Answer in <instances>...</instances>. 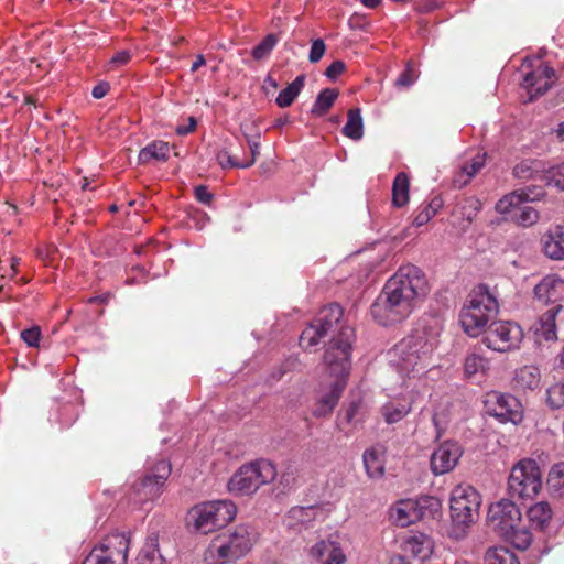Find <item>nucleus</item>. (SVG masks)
Returning a JSON list of instances; mask_svg holds the SVG:
<instances>
[{
    "instance_id": "f257e3e1",
    "label": "nucleus",
    "mask_w": 564,
    "mask_h": 564,
    "mask_svg": "<svg viewBox=\"0 0 564 564\" xmlns=\"http://www.w3.org/2000/svg\"><path fill=\"white\" fill-rule=\"evenodd\" d=\"M344 310L340 305L329 304L315 315L300 337L303 348H311L319 344L326 336H332L324 354V362L332 376H345L351 368V349L355 338L354 329L340 325Z\"/></svg>"
},
{
    "instance_id": "f03ea898",
    "label": "nucleus",
    "mask_w": 564,
    "mask_h": 564,
    "mask_svg": "<svg viewBox=\"0 0 564 564\" xmlns=\"http://www.w3.org/2000/svg\"><path fill=\"white\" fill-rule=\"evenodd\" d=\"M429 291L422 270L413 264L401 267L384 284L371 305L372 317L383 326L400 323L414 310L416 300Z\"/></svg>"
},
{
    "instance_id": "7ed1b4c3",
    "label": "nucleus",
    "mask_w": 564,
    "mask_h": 564,
    "mask_svg": "<svg viewBox=\"0 0 564 564\" xmlns=\"http://www.w3.org/2000/svg\"><path fill=\"white\" fill-rule=\"evenodd\" d=\"M437 346L438 340L434 335L415 330L389 350L390 364L402 376H416L432 366Z\"/></svg>"
},
{
    "instance_id": "20e7f679",
    "label": "nucleus",
    "mask_w": 564,
    "mask_h": 564,
    "mask_svg": "<svg viewBox=\"0 0 564 564\" xmlns=\"http://www.w3.org/2000/svg\"><path fill=\"white\" fill-rule=\"evenodd\" d=\"M498 312L497 299L487 285L480 284L470 292L460 311L459 321L466 334L477 337L489 326V321L495 318Z\"/></svg>"
},
{
    "instance_id": "39448f33",
    "label": "nucleus",
    "mask_w": 564,
    "mask_h": 564,
    "mask_svg": "<svg viewBox=\"0 0 564 564\" xmlns=\"http://www.w3.org/2000/svg\"><path fill=\"white\" fill-rule=\"evenodd\" d=\"M256 540L254 531L248 525H238L228 534L217 535L205 551L207 564H225L245 556Z\"/></svg>"
},
{
    "instance_id": "423d86ee",
    "label": "nucleus",
    "mask_w": 564,
    "mask_h": 564,
    "mask_svg": "<svg viewBox=\"0 0 564 564\" xmlns=\"http://www.w3.org/2000/svg\"><path fill=\"white\" fill-rule=\"evenodd\" d=\"M544 196V191L540 187L529 186L513 191L496 204V210L499 214L508 215L510 219L521 227H531L540 219L539 212L529 202L539 200Z\"/></svg>"
},
{
    "instance_id": "0eeeda50",
    "label": "nucleus",
    "mask_w": 564,
    "mask_h": 564,
    "mask_svg": "<svg viewBox=\"0 0 564 564\" xmlns=\"http://www.w3.org/2000/svg\"><path fill=\"white\" fill-rule=\"evenodd\" d=\"M236 513V506L231 501H208L192 508L188 521L197 532L208 534L227 525L235 519Z\"/></svg>"
},
{
    "instance_id": "6e6552de",
    "label": "nucleus",
    "mask_w": 564,
    "mask_h": 564,
    "mask_svg": "<svg viewBox=\"0 0 564 564\" xmlns=\"http://www.w3.org/2000/svg\"><path fill=\"white\" fill-rule=\"evenodd\" d=\"M278 473L269 460H257L242 465L229 479L228 489L235 495L254 494L262 485L272 482Z\"/></svg>"
},
{
    "instance_id": "1a4fd4ad",
    "label": "nucleus",
    "mask_w": 564,
    "mask_h": 564,
    "mask_svg": "<svg viewBox=\"0 0 564 564\" xmlns=\"http://www.w3.org/2000/svg\"><path fill=\"white\" fill-rule=\"evenodd\" d=\"M481 498L479 492L471 486L459 485L451 495V517L456 535H462L479 516Z\"/></svg>"
},
{
    "instance_id": "9d476101",
    "label": "nucleus",
    "mask_w": 564,
    "mask_h": 564,
    "mask_svg": "<svg viewBox=\"0 0 564 564\" xmlns=\"http://www.w3.org/2000/svg\"><path fill=\"white\" fill-rule=\"evenodd\" d=\"M542 488V476L538 463L531 458L519 460L508 478V495L511 499H532Z\"/></svg>"
},
{
    "instance_id": "9b49d317",
    "label": "nucleus",
    "mask_w": 564,
    "mask_h": 564,
    "mask_svg": "<svg viewBox=\"0 0 564 564\" xmlns=\"http://www.w3.org/2000/svg\"><path fill=\"white\" fill-rule=\"evenodd\" d=\"M482 343L491 350L508 352L520 348L522 328L513 322L496 321L482 332Z\"/></svg>"
},
{
    "instance_id": "f8f14e48",
    "label": "nucleus",
    "mask_w": 564,
    "mask_h": 564,
    "mask_svg": "<svg viewBox=\"0 0 564 564\" xmlns=\"http://www.w3.org/2000/svg\"><path fill=\"white\" fill-rule=\"evenodd\" d=\"M171 471V464L165 459H160L151 466L132 486L135 501L142 503L158 498Z\"/></svg>"
},
{
    "instance_id": "ddd939ff",
    "label": "nucleus",
    "mask_w": 564,
    "mask_h": 564,
    "mask_svg": "<svg viewBox=\"0 0 564 564\" xmlns=\"http://www.w3.org/2000/svg\"><path fill=\"white\" fill-rule=\"evenodd\" d=\"M129 544V538L124 533H112L91 550L83 564H126Z\"/></svg>"
},
{
    "instance_id": "4468645a",
    "label": "nucleus",
    "mask_w": 564,
    "mask_h": 564,
    "mask_svg": "<svg viewBox=\"0 0 564 564\" xmlns=\"http://www.w3.org/2000/svg\"><path fill=\"white\" fill-rule=\"evenodd\" d=\"M486 411L500 422L519 423L522 420L521 404L511 394L492 391L485 400Z\"/></svg>"
},
{
    "instance_id": "2eb2a0df",
    "label": "nucleus",
    "mask_w": 564,
    "mask_h": 564,
    "mask_svg": "<svg viewBox=\"0 0 564 564\" xmlns=\"http://www.w3.org/2000/svg\"><path fill=\"white\" fill-rule=\"evenodd\" d=\"M521 521V511L511 499H501L488 510V522L499 535L519 525Z\"/></svg>"
},
{
    "instance_id": "dca6fc26",
    "label": "nucleus",
    "mask_w": 564,
    "mask_h": 564,
    "mask_svg": "<svg viewBox=\"0 0 564 564\" xmlns=\"http://www.w3.org/2000/svg\"><path fill=\"white\" fill-rule=\"evenodd\" d=\"M463 455V447L455 441H445L431 455V471L441 476L452 471Z\"/></svg>"
},
{
    "instance_id": "f3484780",
    "label": "nucleus",
    "mask_w": 564,
    "mask_h": 564,
    "mask_svg": "<svg viewBox=\"0 0 564 564\" xmlns=\"http://www.w3.org/2000/svg\"><path fill=\"white\" fill-rule=\"evenodd\" d=\"M555 72L549 65H540L532 72H529L523 78V87L530 95L529 100L544 95L553 85Z\"/></svg>"
},
{
    "instance_id": "a211bd4d",
    "label": "nucleus",
    "mask_w": 564,
    "mask_h": 564,
    "mask_svg": "<svg viewBox=\"0 0 564 564\" xmlns=\"http://www.w3.org/2000/svg\"><path fill=\"white\" fill-rule=\"evenodd\" d=\"M348 375L349 372L345 376H335L337 380L330 386L329 390L318 399L313 410L315 417H325L333 412L346 388V378Z\"/></svg>"
},
{
    "instance_id": "6ab92c4d",
    "label": "nucleus",
    "mask_w": 564,
    "mask_h": 564,
    "mask_svg": "<svg viewBox=\"0 0 564 564\" xmlns=\"http://www.w3.org/2000/svg\"><path fill=\"white\" fill-rule=\"evenodd\" d=\"M427 501L429 499L422 501L402 500L392 509L391 519L397 525L405 528L422 518V508L425 507L423 502L426 503Z\"/></svg>"
},
{
    "instance_id": "aec40b11",
    "label": "nucleus",
    "mask_w": 564,
    "mask_h": 564,
    "mask_svg": "<svg viewBox=\"0 0 564 564\" xmlns=\"http://www.w3.org/2000/svg\"><path fill=\"white\" fill-rule=\"evenodd\" d=\"M310 556L321 564H344L346 555L335 540H321L310 549Z\"/></svg>"
},
{
    "instance_id": "412c9836",
    "label": "nucleus",
    "mask_w": 564,
    "mask_h": 564,
    "mask_svg": "<svg viewBox=\"0 0 564 564\" xmlns=\"http://www.w3.org/2000/svg\"><path fill=\"white\" fill-rule=\"evenodd\" d=\"M384 453L386 451L381 445L365 449L362 463L366 474L370 479H380L384 476Z\"/></svg>"
},
{
    "instance_id": "4be33fe9",
    "label": "nucleus",
    "mask_w": 564,
    "mask_h": 564,
    "mask_svg": "<svg viewBox=\"0 0 564 564\" xmlns=\"http://www.w3.org/2000/svg\"><path fill=\"white\" fill-rule=\"evenodd\" d=\"M486 153H478L470 160L462 163L458 171L453 176V185L456 188H463L475 177L485 166Z\"/></svg>"
},
{
    "instance_id": "5701e85b",
    "label": "nucleus",
    "mask_w": 564,
    "mask_h": 564,
    "mask_svg": "<svg viewBox=\"0 0 564 564\" xmlns=\"http://www.w3.org/2000/svg\"><path fill=\"white\" fill-rule=\"evenodd\" d=\"M545 256L552 260H564V226H555L542 237Z\"/></svg>"
},
{
    "instance_id": "b1692460",
    "label": "nucleus",
    "mask_w": 564,
    "mask_h": 564,
    "mask_svg": "<svg viewBox=\"0 0 564 564\" xmlns=\"http://www.w3.org/2000/svg\"><path fill=\"white\" fill-rule=\"evenodd\" d=\"M564 291V280L556 275L543 278L534 288L535 297L542 303L556 302Z\"/></svg>"
},
{
    "instance_id": "393cba45",
    "label": "nucleus",
    "mask_w": 564,
    "mask_h": 564,
    "mask_svg": "<svg viewBox=\"0 0 564 564\" xmlns=\"http://www.w3.org/2000/svg\"><path fill=\"white\" fill-rule=\"evenodd\" d=\"M514 384L523 391H533L540 387L541 372L535 366H524L516 371Z\"/></svg>"
},
{
    "instance_id": "a878e982",
    "label": "nucleus",
    "mask_w": 564,
    "mask_h": 564,
    "mask_svg": "<svg viewBox=\"0 0 564 564\" xmlns=\"http://www.w3.org/2000/svg\"><path fill=\"white\" fill-rule=\"evenodd\" d=\"M170 145L164 141H153L144 147L138 155L140 164H149L152 161L165 162L169 159Z\"/></svg>"
},
{
    "instance_id": "bb28decb",
    "label": "nucleus",
    "mask_w": 564,
    "mask_h": 564,
    "mask_svg": "<svg viewBox=\"0 0 564 564\" xmlns=\"http://www.w3.org/2000/svg\"><path fill=\"white\" fill-rule=\"evenodd\" d=\"M138 564H164V557L159 551V535L152 533L138 556Z\"/></svg>"
},
{
    "instance_id": "cd10ccee",
    "label": "nucleus",
    "mask_w": 564,
    "mask_h": 564,
    "mask_svg": "<svg viewBox=\"0 0 564 564\" xmlns=\"http://www.w3.org/2000/svg\"><path fill=\"white\" fill-rule=\"evenodd\" d=\"M553 511L549 502L541 501L528 509V518L536 529L544 530L552 519Z\"/></svg>"
},
{
    "instance_id": "c85d7f7f",
    "label": "nucleus",
    "mask_w": 564,
    "mask_h": 564,
    "mask_svg": "<svg viewBox=\"0 0 564 564\" xmlns=\"http://www.w3.org/2000/svg\"><path fill=\"white\" fill-rule=\"evenodd\" d=\"M432 543L425 534H414L406 539L404 550L411 553L414 557L426 558L431 554Z\"/></svg>"
},
{
    "instance_id": "c756f323",
    "label": "nucleus",
    "mask_w": 564,
    "mask_h": 564,
    "mask_svg": "<svg viewBox=\"0 0 564 564\" xmlns=\"http://www.w3.org/2000/svg\"><path fill=\"white\" fill-rule=\"evenodd\" d=\"M411 411V404L406 401H391L381 408V415L388 424L400 422Z\"/></svg>"
},
{
    "instance_id": "7c9ffc66",
    "label": "nucleus",
    "mask_w": 564,
    "mask_h": 564,
    "mask_svg": "<svg viewBox=\"0 0 564 564\" xmlns=\"http://www.w3.org/2000/svg\"><path fill=\"white\" fill-rule=\"evenodd\" d=\"M508 532H503L500 535L508 542H510L516 549L527 550L532 542L531 532L522 524V521L519 525H514L513 529L507 530Z\"/></svg>"
},
{
    "instance_id": "2f4dec72",
    "label": "nucleus",
    "mask_w": 564,
    "mask_h": 564,
    "mask_svg": "<svg viewBox=\"0 0 564 564\" xmlns=\"http://www.w3.org/2000/svg\"><path fill=\"white\" fill-rule=\"evenodd\" d=\"M544 164L539 160H523L513 167V175L519 180H532L541 177Z\"/></svg>"
},
{
    "instance_id": "473e14b6",
    "label": "nucleus",
    "mask_w": 564,
    "mask_h": 564,
    "mask_svg": "<svg viewBox=\"0 0 564 564\" xmlns=\"http://www.w3.org/2000/svg\"><path fill=\"white\" fill-rule=\"evenodd\" d=\"M409 177L404 172L397 174L392 185V204L395 207H403L409 202Z\"/></svg>"
},
{
    "instance_id": "72a5a7b5",
    "label": "nucleus",
    "mask_w": 564,
    "mask_h": 564,
    "mask_svg": "<svg viewBox=\"0 0 564 564\" xmlns=\"http://www.w3.org/2000/svg\"><path fill=\"white\" fill-rule=\"evenodd\" d=\"M345 137L351 140H360L364 135V121L359 108L349 109L348 120L343 128Z\"/></svg>"
},
{
    "instance_id": "f704fd0d",
    "label": "nucleus",
    "mask_w": 564,
    "mask_h": 564,
    "mask_svg": "<svg viewBox=\"0 0 564 564\" xmlns=\"http://www.w3.org/2000/svg\"><path fill=\"white\" fill-rule=\"evenodd\" d=\"M305 76L299 75L286 88L280 91L275 102L281 108L290 107L304 87Z\"/></svg>"
},
{
    "instance_id": "c9c22d12",
    "label": "nucleus",
    "mask_w": 564,
    "mask_h": 564,
    "mask_svg": "<svg viewBox=\"0 0 564 564\" xmlns=\"http://www.w3.org/2000/svg\"><path fill=\"white\" fill-rule=\"evenodd\" d=\"M561 305L547 310L540 318V327L536 332L541 333L545 340L556 338L555 316Z\"/></svg>"
},
{
    "instance_id": "e433bc0d",
    "label": "nucleus",
    "mask_w": 564,
    "mask_h": 564,
    "mask_svg": "<svg viewBox=\"0 0 564 564\" xmlns=\"http://www.w3.org/2000/svg\"><path fill=\"white\" fill-rule=\"evenodd\" d=\"M485 564H520L517 556L506 547H490L484 557Z\"/></svg>"
},
{
    "instance_id": "4c0bfd02",
    "label": "nucleus",
    "mask_w": 564,
    "mask_h": 564,
    "mask_svg": "<svg viewBox=\"0 0 564 564\" xmlns=\"http://www.w3.org/2000/svg\"><path fill=\"white\" fill-rule=\"evenodd\" d=\"M338 97V90L334 88H325L323 89L312 108V113L316 116L325 115L333 106L334 101Z\"/></svg>"
},
{
    "instance_id": "58836bf2",
    "label": "nucleus",
    "mask_w": 564,
    "mask_h": 564,
    "mask_svg": "<svg viewBox=\"0 0 564 564\" xmlns=\"http://www.w3.org/2000/svg\"><path fill=\"white\" fill-rule=\"evenodd\" d=\"M443 207V199L440 196L433 197L430 203L422 206V209L415 216L413 224L421 227L430 221L436 213Z\"/></svg>"
},
{
    "instance_id": "ea45409f",
    "label": "nucleus",
    "mask_w": 564,
    "mask_h": 564,
    "mask_svg": "<svg viewBox=\"0 0 564 564\" xmlns=\"http://www.w3.org/2000/svg\"><path fill=\"white\" fill-rule=\"evenodd\" d=\"M319 511L321 508L317 506L294 507L290 510L289 517L305 524L314 520Z\"/></svg>"
},
{
    "instance_id": "a19ab883",
    "label": "nucleus",
    "mask_w": 564,
    "mask_h": 564,
    "mask_svg": "<svg viewBox=\"0 0 564 564\" xmlns=\"http://www.w3.org/2000/svg\"><path fill=\"white\" fill-rule=\"evenodd\" d=\"M488 367V361L477 354H470L465 359L464 370L467 377L482 372Z\"/></svg>"
},
{
    "instance_id": "79ce46f5",
    "label": "nucleus",
    "mask_w": 564,
    "mask_h": 564,
    "mask_svg": "<svg viewBox=\"0 0 564 564\" xmlns=\"http://www.w3.org/2000/svg\"><path fill=\"white\" fill-rule=\"evenodd\" d=\"M546 403L552 409L564 406V382L555 383L546 390Z\"/></svg>"
},
{
    "instance_id": "37998d69",
    "label": "nucleus",
    "mask_w": 564,
    "mask_h": 564,
    "mask_svg": "<svg viewBox=\"0 0 564 564\" xmlns=\"http://www.w3.org/2000/svg\"><path fill=\"white\" fill-rule=\"evenodd\" d=\"M278 43V39L274 34L267 35L257 46L252 50V57L257 61L265 58L275 44Z\"/></svg>"
},
{
    "instance_id": "c03bdc74",
    "label": "nucleus",
    "mask_w": 564,
    "mask_h": 564,
    "mask_svg": "<svg viewBox=\"0 0 564 564\" xmlns=\"http://www.w3.org/2000/svg\"><path fill=\"white\" fill-rule=\"evenodd\" d=\"M216 161L223 170L228 169H248L249 164H243L242 162L237 161L226 149H223L217 152Z\"/></svg>"
},
{
    "instance_id": "a18cd8bd",
    "label": "nucleus",
    "mask_w": 564,
    "mask_h": 564,
    "mask_svg": "<svg viewBox=\"0 0 564 564\" xmlns=\"http://www.w3.org/2000/svg\"><path fill=\"white\" fill-rule=\"evenodd\" d=\"M459 208L462 216L470 223L480 210L481 202L476 197H468L464 199Z\"/></svg>"
},
{
    "instance_id": "49530a36",
    "label": "nucleus",
    "mask_w": 564,
    "mask_h": 564,
    "mask_svg": "<svg viewBox=\"0 0 564 564\" xmlns=\"http://www.w3.org/2000/svg\"><path fill=\"white\" fill-rule=\"evenodd\" d=\"M547 485L553 490H560L564 488V463L555 464L547 477Z\"/></svg>"
},
{
    "instance_id": "de8ad7c7",
    "label": "nucleus",
    "mask_w": 564,
    "mask_h": 564,
    "mask_svg": "<svg viewBox=\"0 0 564 564\" xmlns=\"http://www.w3.org/2000/svg\"><path fill=\"white\" fill-rule=\"evenodd\" d=\"M546 178L549 184L564 191V163L550 169Z\"/></svg>"
},
{
    "instance_id": "09e8293b",
    "label": "nucleus",
    "mask_w": 564,
    "mask_h": 564,
    "mask_svg": "<svg viewBox=\"0 0 564 564\" xmlns=\"http://www.w3.org/2000/svg\"><path fill=\"white\" fill-rule=\"evenodd\" d=\"M21 338L23 341L30 347H39V343L41 339V329L39 326H33L31 328L24 329L21 332Z\"/></svg>"
},
{
    "instance_id": "8fccbe9b",
    "label": "nucleus",
    "mask_w": 564,
    "mask_h": 564,
    "mask_svg": "<svg viewBox=\"0 0 564 564\" xmlns=\"http://www.w3.org/2000/svg\"><path fill=\"white\" fill-rule=\"evenodd\" d=\"M246 140L248 142V145L250 148L251 159L249 161L242 162L243 164H249V167L252 166L258 156L260 155V134H256L253 138H251L248 134H245Z\"/></svg>"
},
{
    "instance_id": "3c124183",
    "label": "nucleus",
    "mask_w": 564,
    "mask_h": 564,
    "mask_svg": "<svg viewBox=\"0 0 564 564\" xmlns=\"http://www.w3.org/2000/svg\"><path fill=\"white\" fill-rule=\"evenodd\" d=\"M325 50H326V46L322 39L314 40L312 43V46H311L310 55H308L310 62L317 63L318 61H321V58L323 57V55L325 53Z\"/></svg>"
},
{
    "instance_id": "603ef678",
    "label": "nucleus",
    "mask_w": 564,
    "mask_h": 564,
    "mask_svg": "<svg viewBox=\"0 0 564 564\" xmlns=\"http://www.w3.org/2000/svg\"><path fill=\"white\" fill-rule=\"evenodd\" d=\"M415 78L416 76L414 69L408 65L406 68L397 78L395 86L410 87L415 82Z\"/></svg>"
},
{
    "instance_id": "864d4df0",
    "label": "nucleus",
    "mask_w": 564,
    "mask_h": 564,
    "mask_svg": "<svg viewBox=\"0 0 564 564\" xmlns=\"http://www.w3.org/2000/svg\"><path fill=\"white\" fill-rule=\"evenodd\" d=\"M433 425L435 427V438L438 440L447 429L448 420L445 414L434 413L432 417Z\"/></svg>"
},
{
    "instance_id": "5fc2aeb1",
    "label": "nucleus",
    "mask_w": 564,
    "mask_h": 564,
    "mask_svg": "<svg viewBox=\"0 0 564 564\" xmlns=\"http://www.w3.org/2000/svg\"><path fill=\"white\" fill-rule=\"evenodd\" d=\"M346 69V65L343 61H334L325 70V76L330 79L335 80L340 74L344 73Z\"/></svg>"
},
{
    "instance_id": "6e6d98bb",
    "label": "nucleus",
    "mask_w": 564,
    "mask_h": 564,
    "mask_svg": "<svg viewBox=\"0 0 564 564\" xmlns=\"http://www.w3.org/2000/svg\"><path fill=\"white\" fill-rule=\"evenodd\" d=\"M195 197L198 202L203 204H210L213 199V194L208 191L206 186L199 185L195 188Z\"/></svg>"
},
{
    "instance_id": "4d7b16f0",
    "label": "nucleus",
    "mask_w": 564,
    "mask_h": 564,
    "mask_svg": "<svg viewBox=\"0 0 564 564\" xmlns=\"http://www.w3.org/2000/svg\"><path fill=\"white\" fill-rule=\"evenodd\" d=\"M359 409H360V401H351L345 411L344 420L347 423H352Z\"/></svg>"
},
{
    "instance_id": "13d9d810",
    "label": "nucleus",
    "mask_w": 564,
    "mask_h": 564,
    "mask_svg": "<svg viewBox=\"0 0 564 564\" xmlns=\"http://www.w3.org/2000/svg\"><path fill=\"white\" fill-rule=\"evenodd\" d=\"M187 121H188L187 124H185V126L180 124L176 127L175 132L178 135H187L195 130V128L197 126L196 119L194 117H188Z\"/></svg>"
},
{
    "instance_id": "bf43d9fd",
    "label": "nucleus",
    "mask_w": 564,
    "mask_h": 564,
    "mask_svg": "<svg viewBox=\"0 0 564 564\" xmlns=\"http://www.w3.org/2000/svg\"><path fill=\"white\" fill-rule=\"evenodd\" d=\"M438 8V4L433 0H423L415 4V10L419 13H429Z\"/></svg>"
},
{
    "instance_id": "052dcab7",
    "label": "nucleus",
    "mask_w": 564,
    "mask_h": 564,
    "mask_svg": "<svg viewBox=\"0 0 564 564\" xmlns=\"http://www.w3.org/2000/svg\"><path fill=\"white\" fill-rule=\"evenodd\" d=\"M131 58V54L129 51H121L118 52L113 57L110 59V63L113 65H126Z\"/></svg>"
},
{
    "instance_id": "680f3d73",
    "label": "nucleus",
    "mask_w": 564,
    "mask_h": 564,
    "mask_svg": "<svg viewBox=\"0 0 564 564\" xmlns=\"http://www.w3.org/2000/svg\"><path fill=\"white\" fill-rule=\"evenodd\" d=\"M109 84L108 83H99L98 85H96L93 90H91V95L94 98L96 99H100L102 97H105L107 95V93L109 91Z\"/></svg>"
},
{
    "instance_id": "e2e57ef3",
    "label": "nucleus",
    "mask_w": 564,
    "mask_h": 564,
    "mask_svg": "<svg viewBox=\"0 0 564 564\" xmlns=\"http://www.w3.org/2000/svg\"><path fill=\"white\" fill-rule=\"evenodd\" d=\"M206 63L204 55H197L196 59L192 64L191 70L196 72L199 67L204 66Z\"/></svg>"
},
{
    "instance_id": "0e129e2a",
    "label": "nucleus",
    "mask_w": 564,
    "mask_h": 564,
    "mask_svg": "<svg viewBox=\"0 0 564 564\" xmlns=\"http://www.w3.org/2000/svg\"><path fill=\"white\" fill-rule=\"evenodd\" d=\"M296 360L293 359V360H288L285 362V365L283 366V369L279 372V375L275 377L276 380H280L282 378V376L289 371L294 365H295Z\"/></svg>"
},
{
    "instance_id": "69168bd1",
    "label": "nucleus",
    "mask_w": 564,
    "mask_h": 564,
    "mask_svg": "<svg viewBox=\"0 0 564 564\" xmlns=\"http://www.w3.org/2000/svg\"><path fill=\"white\" fill-rule=\"evenodd\" d=\"M381 0H361V3L366 6L367 8H376L379 6Z\"/></svg>"
},
{
    "instance_id": "338daca9",
    "label": "nucleus",
    "mask_w": 564,
    "mask_h": 564,
    "mask_svg": "<svg viewBox=\"0 0 564 564\" xmlns=\"http://www.w3.org/2000/svg\"><path fill=\"white\" fill-rule=\"evenodd\" d=\"M389 564H410L408 561H405L402 556H394L390 560Z\"/></svg>"
},
{
    "instance_id": "774afa93",
    "label": "nucleus",
    "mask_w": 564,
    "mask_h": 564,
    "mask_svg": "<svg viewBox=\"0 0 564 564\" xmlns=\"http://www.w3.org/2000/svg\"><path fill=\"white\" fill-rule=\"evenodd\" d=\"M264 86H270L275 89L278 88V83L271 76H267L264 79Z\"/></svg>"
}]
</instances>
